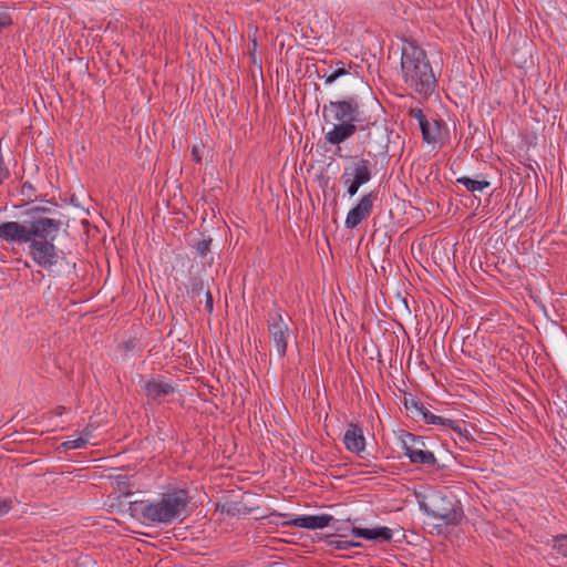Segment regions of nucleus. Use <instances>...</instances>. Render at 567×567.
<instances>
[{"label":"nucleus","instance_id":"f257e3e1","mask_svg":"<svg viewBox=\"0 0 567 567\" xmlns=\"http://www.w3.org/2000/svg\"><path fill=\"white\" fill-rule=\"evenodd\" d=\"M323 121L332 124L326 132L327 143L337 146L334 155L343 157L340 144L352 137L358 127L357 123L362 122L360 102L357 96H349L339 101H330L322 107Z\"/></svg>","mask_w":567,"mask_h":567},{"label":"nucleus","instance_id":"f03ea898","mask_svg":"<svg viewBox=\"0 0 567 567\" xmlns=\"http://www.w3.org/2000/svg\"><path fill=\"white\" fill-rule=\"evenodd\" d=\"M188 503V492L183 488H174L163 493L154 501L131 502L130 509L144 522L169 525L183 520L187 516Z\"/></svg>","mask_w":567,"mask_h":567},{"label":"nucleus","instance_id":"7ed1b4c3","mask_svg":"<svg viewBox=\"0 0 567 567\" xmlns=\"http://www.w3.org/2000/svg\"><path fill=\"white\" fill-rule=\"evenodd\" d=\"M401 71L404 83L423 99L432 95L437 87L427 55L414 41H405L402 45Z\"/></svg>","mask_w":567,"mask_h":567},{"label":"nucleus","instance_id":"20e7f679","mask_svg":"<svg viewBox=\"0 0 567 567\" xmlns=\"http://www.w3.org/2000/svg\"><path fill=\"white\" fill-rule=\"evenodd\" d=\"M61 225L59 219L45 218L44 224L40 225L41 228L28 246V254L33 262L48 271H52L62 259V251L54 245Z\"/></svg>","mask_w":567,"mask_h":567},{"label":"nucleus","instance_id":"39448f33","mask_svg":"<svg viewBox=\"0 0 567 567\" xmlns=\"http://www.w3.org/2000/svg\"><path fill=\"white\" fill-rule=\"evenodd\" d=\"M420 508L433 518L441 519L444 525H458L464 513L460 502L451 492H435L427 502L420 503Z\"/></svg>","mask_w":567,"mask_h":567},{"label":"nucleus","instance_id":"423d86ee","mask_svg":"<svg viewBox=\"0 0 567 567\" xmlns=\"http://www.w3.org/2000/svg\"><path fill=\"white\" fill-rule=\"evenodd\" d=\"M47 217H35L24 223L6 221L0 225V238L7 243L30 244Z\"/></svg>","mask_w":567,"mask_h":567},{"label":"nucleus","instance_id":"0eeeda50","mask_svg":"<svg viewBox=\"0 0 567 567\" xmlns=\"http://www.w3.org/2000/svg\"><path fill=\"white\" fill-rule=\"evenodd\" d=\"M289 320L290 318L278 307H274V309L268 312V333L276 347L279 358H284L287 352L288 341L291 334L288 327Z\"/></svg>","mask_w":567,"mask_h":567},{"label":"nucleus","instance_id":"6e6552de","mask_svg":"<svg viewBox=\"0 0 567 567\" xmlns=\"http://www.w3.org/2000/svg\"><path fill=\"white\" fill-rule=\"evenodd\" d=\"M400 442L404 454L410 458L413 464H423L434 466L436 458L430 451H425V443L420 437L409 432H402Z\"/></svg>","mask_w":567,"mask_h":567},{"label":"nucleus","instance_id":"1a4fd4ad","mask_svg":"<svg viewBox=\"0 0 567 567\" xmlns=\"http://www.w3.org/2000/svg\"><path fill=\"white\" fill-rule=\"evenodd\" d=\"M404 406L413 417L421 416L426 424L442 425L452 429L460 435L463 434L460 422L433 414L421 401L415 400L413 396L404 398Z\"/></svg>","mask_w":567,"mask_h":567},{"label":"nucleus","instance_id":"9d476101","mask_svg":"<svg viewBox=\"0 0 567 567\" xmlns=\"http://www.w3.org/2000/svg\"><path fill=\"white\" fill-rule=\"evenodd\" d=\"M375 199V192H370L363 195L359 203L349 210L344 221L346 227L352 229L368 218L372 212Z\"/></svg>","mask_w":567,"mask_h":567},{"label":"nucleus","instance_id":"9b49d317","mask_svg":"<svg viewBox=\"0 0 567 567\" xmlns=\"http://www.w3.org/2000/svg\"><path fill=\"white\" fill-rule=\"evenodd\" d=\"M332 522L337 520L329 514L302 515L289 522H285L284 525L297 526L306 529H321L329 526Z\"/></svg>","mask_w":567,"mask_h":567},{"label":"nucleus","instance_id":"f8f14e48","mask_svg":"<svg viewBox=\"0 0 567 567\" xmlns=\"http://www.w3.org/2000/svg\"><path fill=\"white\" fill-rule=\"evenodd\" d=\"M343 173H350V178L362 186L372 178V164L369 159L360 158L346 167Z\"/></svg>","mask_w":567,"mask_h":567},{"label":"nucleus","instance_id":"ddd939ff","mask_svg":"<svg viewBox=\"0 0 567 567\" xmlns=\"http://www.w3.org/2000/svg\"><path fill=\"white\" fill-rule=\"evenodd\" d=\"M343 443L350 452L359 454L364 451L365 439L362 429L355 424H349L343 436Z\"/></svg>","mask_w":567,"mask_h":567},{"label":"nucleus","instance_id":"4468645a","mask_svg":"<svg viewBox=\"0 0 567 567\" xmlns=\"http://www.w3.org/2000/svg\"><path fill=\"white\" fill-rule=\"evenodd\" d=\"M352 535L367 540L386 543L392 539V530L389 527L361 528L353 527Z\"/></svg>","mask_w":567,"mask_h":567},{"label":"nucleus","instance_id":"2eb2a0df","mask_svg":"<svg viewBox=\"0 0 567 567\" xmlns=\"http://www.w3.org/2000/svg\"><path fill=\"white\" fill-rule=\"evenodd\" d=\"M143 390L146 396L154 401L161 400L174 392V388L169 383L156 379L146 381Z\"/></svg>","mask_w":567,"mask_h":567},{"label":"nucleus","instance_id":"dca6fc26","mask_svg":"<svg viewBox=\"0 0 567 567\" xmlns=\"http://www.w3.org/2000/svg\"><path fill=\"white\" fill-rule=\"evenodd\" d=\"M131 477L125 473H120L115 475H110V481L112 486L123 496H128L132 494L133 484L131 483Z\"/></svg>","mask_w":567,"mask_h":567},{"label":"nucleus","instance_id":"f3484780","mask_svg":"<svg viewBox=\"0 0 567 567\" xmlns=\"http://www.w3.org/2000/svg\"><path fill=\"white\" fill-rule=\"evenodd\" d=\"M423 140L427 143H435L441 133L440 123L437 121L430 122L427 118L420 124Z\"/></svg>","mask_w":567,"mask_h":567},{"label":"nucleus","instance_id":"a211bd4d","mask_svg":"<svg viewBox=\"0 0 567 567\" xmlns=\"http://www.w3.org/2000/svg\"><path fill=\"white\" fill-rule=\"evenodd\" d=\"M456 182L458 184L464 185L465 188L471 193L482 192L483 189L489 187V185H491L488 181H485V179L478 181V179H473V178H470L466 176L457 178Z\"/></svg>","mask_w":567,"mask_h":567},{"label":"nucleus","instance_id":"6ab92c4d","mask_svg":"<svg viewBox=\"0 0 567 567\" xmlns=\"http://www.w3.org/2000/svg\"><path fill=\"white\" fill-rule=\"evenodd\" d=\"M205 289V285L202 278L193 277L190 279L188 295L192 298L199 297Z\"/></svg>","mask_w":567,"mask_h":567},{"label":"nucleus","instance_id":"aec40b11","mask_svg":"<svg viewBox=\"0 0 567 567\" xmlns=\"http://www.w3.org/2000/svg\"><path fill=\"white\" fill-rule=\"evenodd\" d=\"M350 173H342L341 175V181L343 183V185L347 187V194L350 196V197H353L359 188L361 187L360 184L353 182L351 178H350Z\"/></svg>","mask_w":567,"mask_h":567},{"label":"nucleus","instance_id":"412c9836","mask_svg":"<svg viewBox=\"0 0 567 567\" xmlns=\"http://www.w3.org/2000/svg\"><path fill=\"white\" fill-rule=\"evenodd\" d=\"M360 545V543L349 540H328V546L333 550H348Z\"/></svg>","mask_w":567,"mask_h":567},{"label":"nucleus","instance_id":"4be33fe9","mask_svg":"<svg viewBox=\"0 0 567 567\" xmlns=\"http://www.w3.org/2000/svg\"><path fill=\"white\" fill-rule=\"evenodd\" d=\"M212 238H203L194 246L199 257L205 258L210 251Z\"/></svg>","mask_w":567,"mask_h":567},{"label":"nucleus","instance_id":"5701e85b","mask_svg":"<svg viewBox=\"0 0 567 567\" xmlns=\"http://www.w3.org/2000/svg\"><path fill=\"white\" fill-rule=\"evenodd\" d=\"M87 443V439L86 437H83V436H80L75 440H68L65 442H63L61 445H60V449H63V450H75V449H81L83 447L85 444Z\"/></svg>","mask_w":567,"mask_h":567},{"label":"nucleus","instance_id":"b1692460","mask_svg":"<svg viewBox=\"0 0 567 567\" xmlns=\"http://www.w3.org/2000/svg\"><path fill=\"white\" fill-rule=\"evenodd\" d=\"M12 25V18L10 13L4 10L0 9V34Z\"/></svg>","mask_w":567,"mask_h":567},{"label":"nucleus","instance_id":"393cba45","mask_svg":"<svg viewBox=\"0 0 567 567\" xmlns=\"http://www.w3.org/2000/svg\"><path fill=\"white\" fill-rule=\"evenodd\" d=\"M554 547L565 557H567V535L557 536L554 540Z\"/></svg>","mask_w":567,"mask_h":567},{"label":"nucleus","instance_id":"a878e982","mask_svg":"<svg viewBox=\"0 0 567 567\" xmlns=\"http://www.w3.org/2000/svg\"><path fill=\"white\" fill-rule=\"evenodd\" d=\"M49 212H50V208H48V207L34 206L27 210V215H29L31 217V219H33V216L43 217L42 215L45 213H49Z\"/></svg>","mask_w":567,"mask_h":567},{"label":"nucleus","instance_id":"bb28decb","mask_svg":"<svg viewBox=\"0 0 567 567\" xmlns=\"http://www.w3.org/2000/svg\"><path fill=\"white\" fill-rule=\"evenodd\" d=\"M409 114L417 121L419 125L426 120V116L421 109H410Z\"/></svg>","mask_w":567,"mask_h":567},{"label":"nucleus","instance_id":"cd10ccee","mask_svg":"<svg viewBox=\"0 0 567 567\" xmlns=\"http://www.w3.org/2000/svg\"><path fill=\"white\" fill-rule=\"evenodd\" d=\"M10 175L9 168L6 166L2 155L0 154V184Z\"/></svg>","mask_w":567,"mask_h":567},{"label":"nucleus","instance_id":"c85d7f7f","mask_svg":"<svg viewBox=\"0 0 567 567\" xmlns=\"http://www.w3.org/2000/svg\"><path fill=\"white\" fill-rule=\"evenodd\" d=\"M12 507V502L9 498L0 499V517L6 515Z\"/></svg>","mask_w":567,"mask_h":567},{"label":"nucleus","instance_id":"c756f323","mask_svg":"<svg viewBox=\"0 0 567 567\" xmlns=\"http://www.w3.org/2000/svg\"><path fill=\"white\" fill-rule=\"evenodd\" d=\"M205 298H206L205 307L208 310V312L210 313V312H213V309H214V301H213V296L209 290L205 291Z\"/></svg>","mask_w":567,"mask_h":567},{"label":"nucleus","instance_id":"7c9ffc66","mask_svg":"<svg viewBox=\"0 0 567 567\" xmlns=\"http://www.w3.org/2000/svg\"><path fill=\"white\" fill-rule=\"evenodd\" d=\"M338 64L343 65V63L341 61H339ZM333 73L339 79L340 76L348 74V71L346 70L344 66H340L337 70H334Z\"/></svg>","mask_w":567,"mask_h":567},{"label":"nucleus","instance_id":"2f4dec72","mask_svg":"<svg viewBox=\"0 0 567 567\" xmlns=\"http://www.w3.org/2000/svg\"><path fill=\"white\" fill-rule=\"evenodd\" d=\"M192 155H193V158H194V161L196 163H200L202 162V157H200V154H199L198 146H193Z\"/></svg>","mask_w":567,"mask_h":567},{"label":"nucleus","instance_id":"473e14b6","mask_svg":"<svg viewBox=\"0 0 567 567\" xmlns=\"http://www.w3.org/2000/svg\"><path fill=\"white\" fill-rule=\"evenodd\" d=\"M338 78L336 76V74L332 72L330 75H328L326 78V83L327 84H332Z\"/></svg>","mask_w":567,"mask_h":567},{"label":"nucleus","instance_id":"72a5a7b5","mask_svg":"<svg viewBox=\"0 0 567 567\" xmlns=\"http://www.w3.org/2000/svg\"><path fill=\"white\" fill-rule=\"evenodd\" d=\"M25 189H27V190H33V187H32L31 183L25 182V183L22 185V193H23V194L25 193Z\"/></svg>","mask_w":567,"mask_h":567},{"label":"nucleus","instance_id":"f704fd0d","mask_svg":"<svg viewBox=\"0 0 567 567\" xmlns=\"http://www.w3.org/2000/svg\"><path fill=\"white\" fill-rule=\"evenodd\" d=\"M63 412H64V408H63V406H58V408H55V414H56V415H62V414H63Z\"/></svg>","mask_w":567,"mask_h":567},{"label":"nucleus","instance_id":"c9c22d12","mask_svg":"<svg viewBox=\"0 0 567 567\" xmlns=\"http://www.w3.org/2000/svg\"><path fill=\"white\" fill-rule=\"evenodd\" d=\"M83 437H86L90 435V430L86 427L84 431H83Z\"/></svg>","mask_w":567,"mask_h":567}]
</instances>
